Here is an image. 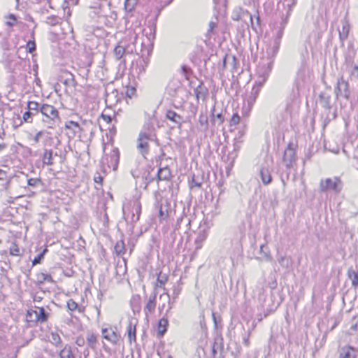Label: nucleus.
<instances>
[{"mask_svg": "<svg viewBox=\"0 0 358 358\" xmlns=\"http://www.w3.org/2000/svg\"><path fill=\"white\" fill-rule=\"evenodd\" d=\"M36 310H28L26 314L27 321L43 324L46 322L50 317V313L43 307L35 306Z\"/></svg>", "mask_w": 358, "mask_h": 358, "instance_id": "obj_4", "label": "nucleus"}, {"mask_svg": "<svg viewBox=\"0 0 358 358\" xmlns=\"http://www.w3.org/2000/svg\"><path fill=\"white\" fill-rule=\"evenodd\" d=\"M43 132L42 131H40L36 134V135L34 137V141L35 143H38L39 142L40 138L43 136Z\"/></svg>", "mask_w": 358, "mask_h": 358, "instance_id": "obj_57", "label": "nucleus"}, {"mask_svg": "<svg viewBox=\"0 0 358 358\" xmlns=\"http://www.w3.org/2000/svg\"><path fill=\"white\" fill-rule=\"evenodd\" d=\"M227 61H229V55H226L222 59V70L226 69Z\"/></svg>", "mask_w": 358, "mask_h": 358, "instance_id": "obj_60", "label": "nucleus"}, {"mask_svg": "<svg viewBox=\"0 0 358 358\" xmlns=\"http://www.w3.org/2000/svg\"><path fill=\"white\" fill-rule=\"evenodd\" d=\"M169 326V321L166 318L162 317L160 319L157 324V336L159 338L162 337L167 331Z\"/></svg>", "mask_w": 358, "mask_h": 358, "instance_id": "obj_17", "label": "nucleus"}, {"mask_svg": "<svg viewBox=\"0 0 358 358\" xmlns=\"http://www.w3.org/2000/svg\"><path fill=\"white\" fill-rule=\"evenodd\" d=\"M224 349L223 338L218 336L215 338V341L212 348V354L213 357H215L217 352H222Z\"/></svg>", "mask_w": 358, "mask_h": 358, "instance_id": "obj_19", "label": "nucleus"}, {"mask_svg": "<svg viewBox=\"0 0 358 358\" xmlns=\"http://www.w3.org/2000/svg\"><path fill=\"white\" fill-rule=\"evenodd\" d=\"M127 331L128 334V337L129 341L131 343L132 341H136V324H133L131 322H129L127 328Z\"/></svg>", "mask_w": 358, "mask_h": 358, "instance_id": "obj_24", "label": "nucleus"}, {"mask_svg": "<svg viewBox=\"0 0 358 358\" xmlns=\"http://www.w3.org/2000/svg\"><path fill=\"white\" fill-rule=\"evenodd\" d=\"M0 180L1 181H6V185H8L10 182V180L8 178V174L7 173L0 169Z\"/></svg>", "mask_w": 358, "mask_h": 358, "instance_id": "obj_49", "label": "nucleus"}, {"mask_svg": "<svg viewBox=\"0 0 358 358\" xmlns=\"http://www.w3.org/2000/svg\"><path fill=\"white\" fill-rule=\"evenodd\" d=\"M102 336L112 344H117L120 338V336L110 327L102 328Z\"/></svg>", "mask_w": 358, "mask_h": 358, "instance_id": "obj_10", "label": "nucleus"}, {"mask_svg": "<svg viewBox=\"0 0 358 358\" xmlns=\"http://www.w3.org/2000/svg\"><path fill=\"white\" fill-rule=\"evenodd\" d=\"M168 280V275L160 271L157 278L156 287H162Z\"/></svg>", "mask_w": 358, "mask_h": 358, "instance_id": "obj_31", "label": "nucleus"}, {"mask_svg": "<svg viewBox=\"0 0 358 358\" xmlns=\"http://www.w3.org/2000/svg\"><path fill=\"white\" fill-rule=\"evenodd\" d=\"M240 120H241L240 115L237 113H235L233 114V115H232V117L231 118L230 125L231 126L236 125V124H238L240 122Z\"/></svg>", "mask_w": 358, "mask_h": 358, "instance_id": "obj_46", "label": "nucleus"}, {"mask_svg": "<svg viewBox=\"0 0 358 358\" xmlns=\"http://www.w3.org/2000/svg\"><path fill=\"white\" fill-rule=\"evenodd\" d=\"M138 143L137 148L139 150L140 152L143 156H145L146 154L148 153L149 151L148 141L140 138H138Z\"/></svg>", "mask_w": 358, "mask_h": 358, "instance_id": "obj_23", "label": "nucleus"}, {"mask_svg": "<svg viewBox=\"0 0 358 358\" xmlns=\"http://www.w3.org/2000/svg\"><path fill=\"white\" fill-rule=\"evenodd\" d=\"M181 72L186 78V79H189V76L192 74V70L190 67L187 65H182L181 66Z\"/></svg>", "mask_w": 358, "mask_h": 358, "instance_id": "obj_43", "label": "nucleus"}, {"mask_svg": "<svg viewBox=\"0 0 358 358\" xmlns=\"http://www.w3.org/2000/svg\"><path fill=\"white\" fill-rule=\"evenodd\" d=\"M41 180L40 178H29L27 180V185L31 187H36L37 185L41 183Z\"/></svg>", "mask_w": 358, "mask_h": 358, "instance_id": "obj_50", "label": "nucleus"}, {"mask_svg": "<svg viewBox=\"0 0 358 358\" xmlns=\"http://www.w3.org/2000/svg\"><path fill=\"white\" fill-rule=\"evenodd\" d=\"M217 26V22L210 21L209 22V29L208 30V34L213 33L214 28Z\"/></svg>", "mask_w": 358, "mask_h": 358, "instance_id": "obj_55", "label": "nucleus"}, {"mask_svg": "<svg viewBox=\"0 0 358 358\" xmlns=\"http://www.w3.org/2000/svg\"><path fill=\"white\" fill-rule=\"evenodd\" d=\"M38 284L41 285L44 282H53L52 278L50 274L39 273L37 274Z\"/></svg>", "mask_w": 358, "mask_h": 358, "instance_id": "obj_28", "label": "nucleus"}, {"mask_svg": "<svg viewBox=\"0 0 358 358\" xmlns=\"http://www.w3.org/2000/svg\"><path fill=\"white\" fill-rule=\"evenodd\" d=\"M57 156V153H53V150L51 149H44L43 154L42 155V162L43 165L52 166L53 165V156Z\"/></svg>", "mask_w": 358, "mask_h": 358, "instance_id": "obj_15", "label": "nucleus"}, {"mask_svg": "<svg viewBox=\"0 0 358 358\" xmlns=\"http://www.w3.org/2000/svg\"><path fill=\"white\" fill-rule=\"evenodd\" d=\"M157 294L153 292L150 295L148 301L144 308V313L146 316L155 311L156 307Z\"/></svg>", "mask_w": 358, "mask_h": 358, "instance_id": "obj_14", "label": "nucleus"}, {"mask_svg": "<svg viewBox=\"0 0 358 358\" xmlns=\"http://www.w3.org/2000/svg\"><path fill=\"white\" fill-rule=\"evenodd\" d=\"M201 185H202V180L196 178L195 176L193 175L192 177V180L189 182L190 188H192L193 187H201Z\"/></svg>", "mask_w": 358, "mask_h": 358, "instance_id": "obj_42", "label": "nucleus"}, {"mask_svg": "<svg viewBox=\"0 0 358 358\" xmlns=\"http://www.w3.org/2000/svg\"><path fill=\"white\" fill-rule=\"evenodd\" d=\"M166 117L178 127H180L182 123L185 122L183 117L172 110H168L166 111Z\"/></svg>", "mask_w": 358, "mask_h": 358, "instance_id": "obj_13", "label": "nucleus"}, {"mask_svg": "<svg viewBox=\"0 0 358 358\" xmlns=\"http://www.w3.org/2000/svg\"><path fill=\"white\" fill-rule=\"evenodd\" d=\"M9 253L12 256H20V250L15 242H13L9 248Z\"/></svg>", "mask_w": 358, "mask_h": 358, "instance_id": "obj_36", "label": "nucleus"}, {"mask_svg": "<svg viewBox=\"0 0 358 358\" xmlns=\"http://www.w3.org/2000/svg\"><path fill=\"white\" fill-rule=\"evenodd\" d=\"M336 98L345 99L349 100L350 98V90L349 83L344 80L343 76L339 78L336 83V86L334 90Z\"/></svg>", "mask_w": 358, "mask_h": 358, "instance_id": "obj_5", "label": "nucleus"}, {"mask_svg": "<svg viewBox=\"0 0 358 358\" xmlns=\"http://www.w3.org/2000/svg\"><path fill=\"white\" fill-rule=\"evenodd\" d=\"M171 176V170L168 166L159 168L157 174L158 180H169Z\"/></svg>", "mask_w": 358, "mask_h": 358, "instance_id": "obj_18", "label": "nucleus"}, {"mask_svg": "<svg viewBox=\"0 0 358 358\" xmlns=\"http://www.w3.org/2000/svg\"><path fill=\"white\" fill-rule=\"evenodd\" d=\"M341 24H342V29L338 30L339 32V38L340 41L343 45L344 41L348 38L350 29V24L349 23V21L346 17L343 19L341 20Z\"/></svg>", "mask_w": 358, "mask_h": 358, "instance_id": "obj_12", "label": "nucleus"}, {"mask_svg": "<svg viewBox=\"0 0 358 358\" xmlns=\"http://www.w3.org/2000/svg\"><path fill=\"white\" fill-rule=\"evenodd\" d=\"M140 138L145 140L147 141H157V136L155 132V128L153 125L150 124H145L142 131L139 134Z\"/></svg>", "mask_w": 358, "mask_h": 358, "instance_id": "obj_9", "label": "nucleus"}, {"mask_svg": "<svg viewBox=\"0 0 358 358\" xmlns=\"http://www.w3.org/2000/svg\"><path fill=\"white\" fill-rule=\"evenodd\" d=\"M85 342H86V340L82 336H79V337L76 338V344L79 347L84 346L85 344Z\"/></svg>", "mask_w": 358, "mask_h": 358, "instance_id": "obj_54", "label": "nucleus"}, {"mask_svg": "<svg viewBox=\"0 0 358 358\" xmlns=\"http://www.w3.org/2000/svg\"><path fill=\"white\" fill-rule=\"evenodd\" d=\"M50 343L58 347L62 343L60 336L56 332L51 333Z\"/></svg>", "mask_w": 358, "mask_h": 358, "instance_id": "obj_38", "label": "nucleus"}, {"mask_svg": "<svg viewBox=\"0 0 358 358\" xmlns=\"http://www.w3.org/2000/svg\"><path fill=\"white\" fill-rule=\"evenodd\" d=\"M271 64H268V66L266 70L263 72H261V69H258V78L255 81V83L252 88L250 94L248 96L246 101L250 108H252L257 97L259 96L260 90L264 83L268 78L269 73L271 72Z\"/></svg>", "mask_w": 358, "mask_h": 358, "instance_id": "obj_1", "label": "nucleus"}, {"mask_svg": "<svg viewBox=\"0 0 358 358\" xmlns=\"http://www.w3.org/2000/svg\"><path fill=\"white\" fill-rule=\"evenodd\" d=\"M157 208H159V217L161 220H164L166 219L169 215L167 207H163L162 205H157Z\"/></svg>", "mask_w": 358, "mask_h": 358, "instance_id": "obj_34", "label": "nucleus"}, {"mask_svg": "<svg viewBox=\"0 0 358 358\" xmlns=\"http://www.w3.org/2000/svg\"><path fill=\"white\" fill-rule=\"evenodd\" d=\"M282 160L288 169L292 166V163L296 160V153L292 143L288 144L287 148L285 150Z\"/></svg>", "mask_w": 358, "mask_h": 358, "instance_id": "obj_8", "label": "nucleus"}, {"mask_svg": "<svg viewBox=\"0 0 358 358\" xmlns=\"http://www.w3.org/2000/svg\"><path fill=\"white\" fill-rule=\"evenodd\" d=\"M61 17L57 15L48 16L45 20V22L50 26H56L61 22Z\"/></svg>", "mask_w": 358, "mask_h": 358, "instance_id": "obj_27", "label": "nucleus"}, {"mask_svg": "<svg viewBox=\"0 0 358 358\" xmlns=\"http://www.w3.org/2000/svg\"><path fill=\"white\" fill-rule=\"evenodd\" d=\"M86 342L89 348L92 350H96L98 341L96 336L94 334L88 332L86 336Z\"/></svg>", "mask_w": 358, "mask_h": 358, "instance_id": "obj_21", "label": "nucleus"}, {"mask_svg": "<svg viewBox=\"0 0 358 358\" xmlns=\"http://www.w3.org/2000/svg\"><path fill=\"white\" fill-rule=\"evenodd\" d=\"M90 355V351L88 350V348L85 349L83 352V356H84V358H87Z\"/></svg>", "mask_w": 358, "mask_h": 358, "instance_id": "obj_64", "label": "nucleus"}, {"mask_svg": "<svg viewBox=\"0 0 358 358\" xmlns=\"http://www.w3.org/2000/svg\"><path fill=\"white\" fill-rule=\"evenodd\" d=\"M0 261L3 262L6 264H10V261L8 258V253L6 250L0 252Z\"/></svg>", "mask_w": 358, "mask_h": 358, "instance_id": "obj_48", "label": "nucleus"}, {"mask_svg": "<svg viewBox=\"0 0 358 358\" xmlns=\"http://www.w3.org/2000/svg\"><path fill=\"white\" fill-rule=\"evenodd\" d=\"M243 136V132H239V136H236L235 138V141L236 143H241L243 141H242V137Z\"/></svg>", "mask_w": 358, "mask_h": 358, "instance_id": "obj_62", "label": "nucleus"}, {"mask_svg": "<svg viewBox=\"0 0 358 358\" xmlns=\"http://www.w3.org/2000/svg\"><path fill=\"white\" fill-rule=\"evenodd\" d=\"M139 296H133L131 301L132 308L135 311V308L139 309Z\"/></svg>", "mask_w": 358, "mask_h": 358, "instance_id": "obj_47", "label": "nucleus"}, {"mask_svg": "<svg viewBox=\"0 0 358 358\" xmlns=\"http://www.w3.org/2000/svg\"><path fill=\"white\" fill-rule=\"evenodd\" d=\"M343 182L338 177L328 178L322 179L320 182V192H332L335 194H338L343 189Z\"/></svg>", "mask_w": 358, "mask_h": 358, "instance_id": "obj_3", "label": "nucleus"}, {"mask_svg": "<svg viewBox=\"0 0 358 358\" xmlns=\"http://www.w3.org/2000/svg\"><path fill=\"white\" fill-rule=\"evenodd\" d=\"M101 118L106 121L107 123H111L113 120H114L115 122H117L116 115L114 114L113 115H107L103 113L101 115Z\"/></svg>", "mask_w": 358, "mask_h": 358, "instance_id": "obj_41", "label": "nucleus"}, {"mask_svg": "<svg viewBox=\"0 0 358 358\" xmlns=\"http://www.w3.org/2000/svg\"><path fill=\"white\" fill-rule=\"evenodd\" d=\"M259 176L264 185H268L272 182V176L270 171L266 166H262L259 171Z\"/></svg>", "mask_w": 358, "mask_h": 358, "instance_id": "obj_16", "label": "nucleus"}, {"mask_svg": "<svg viewBox=\"0 0 358 358\" xmlns=\"http://www.w3.org/2000/svg\"><path fill=\"white\" fill-rule=\"evenodd\" d=\"M133 215H132V221L137 222L139 220L141 213V204L139 201H136L134 203L133 206Z\"/></svg>", "mask_w": 358, "mask_h": 358, "instance_id": "obj_25", "label": "nucleus"}, {"mask_svg": "<svg viewBox=\"0 0 358 358\" xmlns=\"http://www.w3.org/2000/svg\"><path fill=\"white\" fill-rule=\"evenodd\" d=\"M67 308L71 311H73V310H76L77 308H78V305L73 299H69L67 301Z\"/></svg>", "mask_w": 358, "mask_h": 358, "instance_id": "obj_45", "label": "nucleus"}, {"mask_svg": "<svg viewBox=\"0 0 358 358\" xmlns=\"http://www.w3.org/2000/svg\"><path fill=\"white\" fill-rule=\"evenodd\" d=\"M26 49H27V52H28L29 53H32L33 52H34L36 50V45L34 39L29 40L27 43Z\"/></svg>", "mask_w": 358, "mask_h": 358, "instance_id": "obj_40", "label": "nucleus"}, {"mask_svg": "<svg viewBox=\"0 0 358 358\" xmlns=\"http://www.w3.org/2000/svg\"><path fill=\"white\" fill-rule=\"evenodd\" d=\"M39 113L43 115L42 122L48 128H54L60 121L58 110L52 105L40 103Z\"/></svg>", "mask_w": 358, "mask_h": 358, "instance_id": "obj_2", "label": "nucleus"}, {"mask_svg": "<svg viewBox=\"0 0 358 358\" xmlns=\"http://www.w3.org/2000/svg\"><path fill=\"white\" fill-rule=\"evenodd\" d=\"M199 122L201 125L202 126H207L208 123V117L206 115H203V114H201L199 115Z\"/></svg>", "mask_w": 358, "mask_h": 358, "instance_id": "obj_51", "label": "nucleus"}, {"mask_svg": "<svg viewBox=\"0 0 358 358\" xmlns=\"http://www.w3.org/2000/svg\"><path fill=\"white\" fill-rule=\"evenodd\" d=\"M40 103L36 101H29L27 103L28 111H26L22 116V119L24 122L31 123L33 120V116L36 113H39Z\"/></svg>", "mask_w": 358, "mask_h": 358, "instance_id": "obj_7", "label": "nucleus"}, {"mask_svg": "<svg viewBox=\"0 0 358 358\" xmlns=\"http://www.w3.org/2000/svg\"><path fill=\"white\" fill-rule=\"evenodd\" d=\"M282 36V31H279L278 32L276 37L274 39L273 46L267 48V50H266L267 57L269 59H271V61L266 64L267 66H268L269 63H273L271 59H273L275 57V55H277V53L278 52L280 45ZM267 67L268 66L264 68V66H263L259 67V69H261V72H263L264 70H266L267 69ZM271 68H272V64H271Z\"/></svg>", "mask_w": 358, "mask_h": 358, "instance_id": "obj_6", "label": "nucleus"}, {"mask_svg": "<svg viewBox=\"0 0 358 358\" xmlns=\"http://www.w3.org/2000/svg\"><path fill=\"white\" fill-rule=\"evenodd\" d=\"M111 159L115 161L113 169H116V168L117 167L118 162H119V156L117 154H113L111 156Z\"/></svg>", "mask_w": 358, "mask_h": 358, "instance_id": "obj_58", "label": "nucleus"}, {"mask_svg": "<svg viewBox=\"0 0 358 358\" xmlns=\"http://www.w3.org/2000/svg\"><path fill=\"white\" fill-rule=\"evenodd\" d=\"M348 274L349 278L352 281V285L354 287H357L358 286V272L353 271L352 269H349Z\"/></svg>", "mask_w": 358, "mask_h": 358, "instance_id": "obj_29", "label": "nucleus"}, {"mask_svg": "<svg viewBox=\"0 0 358 358\" xmlns=\"http://www.w3.org/2000/svg\"><path fill=\"white\" fill-rule=\"evenodd\" d=\"M214 112H215V108H213L212 110V115H213L212 122H213V124H215V119H217L219 120V124H222L224 121V118L222 117V113H217V115H215Z\"/></svg>", "mask_w": 358, "mask_h": 358, "instance_id": "obj_44", "label": "nucleus"}, {"mask_svg": "<svg viewBox=\"0 0 358 358\" xmlns=\"http://www.w3.org/2000/svg\"><path fill=\"white\" fill-rule=\"evenodd\" d=\"M278 262L279 264L285 267V268H289L292 265V262H291V259L289 257H287L286 256H281L279 259H278Z\"/></svg>", "mask_w": 358, "mask_h": 358, "instance_id": "obj_37", "label": "nucleus"}, {"mask_svg": "<svg viewBox=\"0 0 358 358\" xmlns=\"http://www.w3.org/2000/svg\"><path fill=\"white\" fill-rule=\"evenodd\" d=\"M345 62L347 65L350 66L352 67V70L350 71V76L358 79V64H354L351 58L350 57H347Z\"/></svg>", "mask_w": 358, "mask_h": 358, "instance_id": "obj_26", "label": "nucleus"}, {"mask_svg": "<svg viewBox=\"0 0 358 358\" xmlns=\"http://www.w3.org/2000/svg\"><path fill=\"white\" fill-rule=\"evenodd\" d=\"M215 3L217 5V2L222 4L223 8H224L226 6V0H214Z\"/></svg>", "mask_w": 358, "mask_h": 358, "instance_id": "obj_63", "label": "nucleus"}, {"mask_svg": "<svg viewBox=\"0 0 358 358\" xmlns=\"http://www.w3.org/2000/svg\"><path fill=\"white\" fill-rule=\"evenodd\" d=\"M229 60H231V65L232 66L233 69H235L237 59L235 56L229 55Z\"/></svg>", "mask_w": 358, "mask_h": 358, "instance_id": "obj_61", "label": "nucleus"}, {"mask_svg": "<svg viewBox=\"0 0 358 358\" xmlns=\"http://www.w3.org/2000/svg\"><path fill=\"white\" fill-rule=\"evenodd\" d=\"M331 96L326 92H322L319 96L320 103L322 106L327 109L330 110L331 108L330 103Z\"/></svg>", "mask_w": 358, "mask_h": 358, "instance_id": "obj_20", "label": "nucleus"}, {"mask_svg": "<svg viewBox=\"0 0 358 358\" xmlns=\"http://www.w3.org/2000/svg\"><path fill=\"white\" fill-rule=\"evenodd\" d=\"M59 356L60 358H76L73 353L71 347L68 345H66L59 352Z\"/></svg>", "mask_w": 358, "mask_h": 358, "instance_id": "obj_22", "label": "nucleus"}, {"mask_svg": "<svg viewBox=\"0 0 358 358\" xmlns=\"http://www.w3.org/2000/svg\"><path fill=\"white\" fill-rule=\"evenodd\" d=\"M137 3V0H125L124 10L127 13H131Z\"/></svg>", "mask_w": 358, "mask_h": 358, "instance_id": "obj_32", "label": "nucleus"}, {"mask_svg": "<svg viewBox=\"0 0 358 358\" xmlns=\"http://www.w3.org/2000/svg\"><path fill=\"white\" fill-rule=\"evenodd\" d=\"M125 53V48L120 45H117L114 49V54L116 59L120 60L123 58Z\"/></svg>", "mask_w": 358, "mask_h": 358, "instance_id": "obj_33", "label": "nucleus"}, {"mask_svg": "<svg viewBox=\"0 0 358 358\" xmlns=\"http://www.w3.org/2000/svg\"><path fill=\"white\" fill-rule=\"evenodd\" d=\"M66 129H73V128H78L80 129V125L78 122L74 121H69L66 124Z\"/></svg>", "mask_w": 358, "mask_h": 358, "instance_id": "obj_52", "label": "nucleus"}, {"mask_svg": "<svg viewBox=\"0 0 358 358\" xmlns=\"http://www.w3.org/2000/svg\"><path fill=\"white\" fill-rule=\"evenodd\" d=\"M338 358H357L358 350L349 345L338 348Z\"/></svg>", "mask_w": 358, "mask_h": 358, "instance_id": "obj_11", "label": "nucleus"}, {"mask_svg": "<svg viewBox=\"0 0 358 358\" xmlns=\"http://www.w3.org/2000/svg\"><path fill=\"white\" fill-rule=\"evenodd\" d=\"M48 249L47 248H45L43 250L42 252H41L37 256H36L34 257V259L32 260V265L33 266H35V265H37L38 264H41L42 260L44 258V256L45 255V253L48 252Z\"/></svg>", "mask_w": 358, "mask_h": 358, "instance_id": "obj_35", "label": "nucleus"}, {"mask_svg": "<svg viewBox=\"0 0 358 358\" xmlns=\"http://www.w3.org/2000/svg\"><path fill=\"white\" fill-rule=\"evenodd\" d=\"M135 93H136V89L133 87H128L125 92L126 96L129 98H131L133 96H134Z\"/></svg>", "mask_w": 358, "mask_h": 358, "instance_id": "obj_53", "label": "nucleus"}, {"mask_svg": "<svg viewBox=\"0 0 358 358\" xmlns=\"http://www.w3.org/2000/svg\"><path fill=\"white\" fill-rule=\"evenodd\" d=\"M206 236L204 233L200 234L195 240L196 249H200L202 247V243L205 241Z\"/></svg>", "mask_w": 358, "mask_h": 358, "instance_id": "obj_39", "label": "nucleus"}, {"mask_svg": "<svg viewBox=\"0 0 358 358\" xmlns=\"http://www.w3.org/2000/svg\"><path fill=\"white\" fill-rule=\"evenodd\" d=\"M94 180L96 183H98L100 185H101L102 181H103V177L99 173H97V176H94Z\"/></svg>", "mask_w": 358, "mask_h": 358, "instance_id": "obj_59", "label": "nucleus"}, {"mask_svg": "<svg viewBox=\"0 0 358 358\" xmlns=\"http://www.w3.org/2000/svg\"><path fill=\"white\" fill-rule=\"evenodd\" d=\"M202 87H201V85H199L195 90H194V94H195V96L197 98V99H199L200 96H201V91H202Z\"/></svg>", "mask_w": 358, "mask_h": 358, "instance_id": "obj_56", "label": "nucleus"}, {"mask_svg": "<svg viewBox=\"0 0 358 358\" xmlns=\"http://www.w3.org/2000/svg\"><path fill=\"white\" fill-rule=\"evenodd\" d=\"M115 252L117 255H121L125 252V245L122 240L118 241L115 247H114Z\"/></svg>", "mask_w": 358, "mask_h": 358, "instance_id": "obj_30", "label": "nucleus"}]
</instances>
